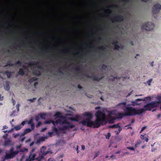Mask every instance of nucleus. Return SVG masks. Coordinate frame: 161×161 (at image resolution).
<instances>
[{"label":"nucleus","mask_w":161,"mask_h":161,"mask_svg":"<svg viewBox=\"0 0 161 161\" xmlns=\"http://www.w3.org/2000/svg\"><path fill=\"white\" fill-rule=\"evenodd\" d=\"M96 119L94 121H92V114L91 113L86 112L84 113V116L88 117L81 121L83 125H86L89 127H92L93 128H98L101 125L107 123L106 119V115L104 112L101 111H98L96 114Z\"/></svg>","instance_id":"1"},{"label":"nucleus","mask_w":161,"mask_h":161,"mask_svg":"<svg viewBox=\"0 0 161 161\" xmlns=\"http://www.w3.org/2000/svg\"><path fill=\"white\" fill-rule=\"evenodd\" d=\"M56 122L57 123V124H59L60 125H63L58 129L55 127H52V130L54 132L57 136L59 135L61 133L59 130L65 131L69 128H72L75 127L74 125L71 124L66 119L63 120L61 119H58L56 120Z\"/></svg>","instance_id":"2"},{"label":"nucleus","mask_w":161,"mask_h":161,"mask_svg":"<svg viewBox=\"0 0 161 161\" xmlns=\"http://www.w3.org/2000/svg\"><path fill=\"white\" fill-rule=\"evenodd\" d=\"M126 104L125 102H123L118 103L117 106H120L123 110L125 108V113L127 116H130L141 114L140 108L136 109L132 107H126Z\"/></svg>","instance_id":"3"},{"label":"nucleus","mask_w":161,"mask_h":161,"mask_svg":"<svg viewBox=\"0 0 161 161\" xmlns=\"http://www.w3.org/2000/svg\"><path fill=\"white\" fill-rule=\"evenodd\" d=\"M157 102L154 101L148 103L143 106V108H140L141 114L145 113L146 111H151L153 108L158 107L157 105Z\"/></svg>","instance_id":"4"},{"label":"nucleus","mask_w":161,"mask_h":161,"mask_svg":"<svg viewBox=\"0 0 161 161\" xmlns=\"http://www.w3.org/2000/svg\"><path fill=\"white\" fill-rule=\"evenodd\" d=\"M14 148L12 147L10 150L9 153H6L5 155L3 158V161L8 160L14 158L16 155L19 152H23V151L20 149L19 151H14Z\"/></svg>","instance_id":"5"},{"label":"nucleus","mask_w":161,"mask_h":161,"mask_svg":"<svg viewBox=\"0 0 161 161\" xmlns=\"http://www.w3.org/2000/svg\"><path fill=\"white\" fill-rule=\"evenodd\" d=\"M35 150V148H33L30 153L29 157L27 158L26 161H33L34 160L37 159V161H41V158L36 157V154L34 153Z\"/></svg>","instance_id":"6"},{"label":"nucleus","mask_w":161,"mask_h":161,"mask_svg":"<svg viewBox=\"0 0 161 161\" xmlns=\"http://www.w3.org/2000/svg\"><path fill=\"white\" fill-rule=\"evenodd\" d=\"M154 27V25L152 22H147L142 25L141 29L147 31H151L153 29Z\"/></svg>","instance_id":"7"},{"label":"nucleus","mask_w":161,"mask_h":161,"mask_svg":"<svg viewBox=\"0 0 161 161\" xmlns=\"http://www.w3.org/2000/svg\"><path fill=\"white\" fill-rule=\"evenodd\" d=\"M161 9V5L158 3H156L152 8V13L153 14H158Z\"/></svg>","instance_id":"8"},{"label":"nucleus","mask_w":161,"mask_h":161,"mask_svg":"<svg viewBox=\"0 0 161 161\" xmlns=\"http://www.w3.org/2000/svg\"><path fill=\"white\" fill-rule=\"evenodd\" d=\"M151 97H148L144 98V99H142L140 98H138L136 99L135 101H132L131 103H132L133 105H139L140 104L139 103H136V102L138 101H145L147 100H150Z\"/></svg>","instance_id":"9"},{"label":"nucleus","mask_w":161,"mask_h":161,"mask_svg":"<svg viewBox=\"0 0 161 161\" xmlns=\"http://www.w3.org/2000/svg\"><path fill=\"white\" fill-rule=\"evenodd\" d=\"M82 75L85 76L87 78H92V80H95L97 81H99L103 78L102 77L99 78L98 77L94 75L92 76H90L89 75L87 74H83Z\"/></svg>","instance_id":"10"},{"label":"nucleus","mask_w":161,"mask_h":161,"mask_svg":"<svg viewBox=\"0 0 161 161\" xmlns=\"http://www.w3.org/2000/svg\"><path fill=\"white\" fill-rule=\"evenodd\" d=\"M46 147L45 146H42L40 152L44 155H45L49 153H52L51 151L48 150L46 151Z\"/></svg>","instance_id":"11"},{"label":"nucleus","mask_w":161,"mask_h":161,"mask_svg":"<svg viewBox=\"0 0 161 161\" xmlns=\"http://www.w3.org/2000/svg\"><path fill=\"white\" fill-rule=\"evenodd\" d=\"M113 19L115 22H122L123 21L124 18L123 16L121 15H118L114 17Z\"/></svg>","instance_id":"12"},{"label":"nucleus","mask_w":161,"mask_h":161,"mask_svg":"<svg viewBox=\"0 0 161 161\" xmlns=\"http://www.w3.org/2000/svg\"><path fill=\"white\" fill-rule=\"evenodd\" d=\"M21 64V62L19 60H18L17 61H16L14 64L10 63V62H8L5 65L4 67H7L8 66H12L14 65H17L18 64H19V65H20Z\"/></svg>","instance_id":"13"},{"label":"nucleus","mask_w":161,"mask_h":161,"mask_svg":"<svg viewBox=\"0 0 161 161\" xmlns=\"http://www.w3.org/2000/svg\"><path fill=\"white\" fill-rule=\"evenodd\" d=\"M116 116L117 119H122L124 117L127 116L126 113H119Z\"/></svg>","instance_id":"14"},{"label":"nucleus","mask_w":161,"mask_h":161,"mask_svg":"<svg viewBox=\"0 0 161 161\" xmlns=\"http://www.w3.org/2000/svg\"><path fill=\"white\" fill-rule=\"evenodd\" d=\"M33 74L35 75L39 76L41 75V72L38 69H35L33 70Z\"/></svg>","instance_id":"15"},{"label":"nucleus","mask_w":161,"mask_h":161,"mask_svg":"<svg viewBox=\"0 0 161 161\" xmlns=\"http://www.w3.org/2000/svg\"><path fill=\"white\" fill-rule=\"evenodd\" d=\"M11 141L9 139H6L5 140L4 145L5 146H9L11 145Z\"/></svg>","instance_id":"16"},{"label":"nucleus","mask_w":161,"mask_h":161,"mask_svg":"<svg viewBox=\"0 0 161 161\" xmlns=\"http://www.w3.org/2000/svg\"><path fill=\"white\" fill-rule=\"evenodd\" d=\"M54 116L56 118H63V117L62 115V114L59 112H56L54 115Z\"/></svg>","instance_id":"17"},{"label":"nucleus","mask_w":161,"mask_h":161,"mask_svg":"<svg viewBox=\"0 0 161 161\" xmlns=\"http://www.w3.org/2000/svg\"><path fill=\"white\" fill-rule=\"evenodd\" d=\"M156 99L158 100V101H154L158 103L157 105L158 106L160 105V103H161V95L157 96L156 97Z\"/></svg>","instance_id":"18"},{"label":"nucleus","mask_w":161,"mask_h":161,"mask_svg":"<svg viewBox=\"0 0 161 161\" xmlns=\"http://www.w3.org/2000/svg\"><path fill=\"white\" fill-rule=\"evenodd\" d=\"M25 72L22 68H20L18 72V74L19 75L23 76L25 74Z\"/></svg>","instance_id":"19"},{"label":"nucleus","mask_w":161,"mask_h":161,"mask_svg":"<svg viewBox=\"0 0 161 161\" xmlns=\"http://www.w3.org/2000/svg\"><path fill=\"white\" fill-rule=\"evenodd\" d=\"M4 74L7 75L8 78H10L11 77V72H10L7 70L4 72Z\"/></svg>","instance_id":"20"},{"label":"nucleus","mask_w":161,"mask_h":161,"mask_svg":"<svg viewBox=\"0 0 161 161\" xmlns=\"http://www.w3.org/2000/svg\"><path fill=\"white\" fill-rule=\"evenodd\" d=\"M79 116L78 115H76L74 118H71V120L72 121L78 122L79 120Z\"/></svg>","instance_id":"21"},{"label":"nucleus","mask_w":161,"mask_h":161,"mask_svg":"<svg viewBox=\"0 0 161 161\" xmlns=\"http://www.w3.org/2000/svg\"><path fill=\"white\" fill-rule=\"evenodd\" d=\"M36 80H37V79L36 77H32L28 80V81L29 82L31 83V82H33V81H34Z\"/></svg>","instance_id":"22"},{"label":"nucleus","mask_w":161,"mask_h":161,"mask_svg":"<svg viewBox=\"0 0 161 161\" xmlns=\"http://www.w3.org/2000/svg\"><path fill=\"white\" fill-rule=\"evenodd\" d=\"M119 127V123H118L116 124H114L110 126H109V128H118Z\"/></svg>","instance_id":"23"},{"label":"nucleus","mask_w":161,"mask_h":161,"mask_svg":"<svg viewBox=\"0 0 161 161\" xmlns=\"http://www.w3.org/2000/svg\"><path fill=\"white\" fill-rule=\"evenodd\" d=\"M39 64V62L37 61L36 62V63H35L34 62H30L28 64L30 66H31V65H38Z\"/></svg>","instance_id":"24"},{"label":"nucleus","mask_w":161,"mask_h":161,"mask_svg":"<svg viewBox=\"0 0 161 161\" xmlns=\"http://www.w3.org/2000/svg\"><path fill=\"white\" fill-rule=\"evenodd\" d=\"M46 116V113H42L40 114V117L42 119H45Z\"/></svg>","instance_id":"25"},{"label":"nucleus","mask_w":161,"mask_h":161,"mask_svg":"<svg viewBox=\"0 0 161 161\" xmlns=\"http://www.w3.org/2000/svg\"><path fill=\"white\" fill-rule=\"evenodd\" d=\"M32 130V129H31L30 128H27L25 129L24 131V133L25 134H27L30 132Z\"/></svg>","instance_id":"26"},{"label":"nucleus","mask_w":161,"mask_h":161,"mask_svg":"<svg viewBox=\"0 0 161 161\" xmlns=\"http://www.w3.org/2000/svg\"><path fill=\"white\" fill-rule=\"evenodd\" d=\"M100 151H98L97 152H95L94 157L93 158V159H95L96 157H97L100 154Z\"/></svg>","instance_id":"27"},{"label":"nucleus","mask_w":161,"mask_h":161,"mask_svg":"<svg viewBox=\"0 0 161 161\" xmlns=\"http://www.w3.org/2000/svg\"><path fill=\"white\" fill-rule=\"evenodd\" d=\"M22 128V126L20 125L15 126L14 127V129L16 130H19Z\"/></svg>","instance_id":"28"},{"label":"nucleus","mask_w":161,"mask_h":161,"mask_svg":"<svg viewBox=\"0 0 161 161\" xmlns=\"http://www.w3.org/2000/svg\"><path fill=\"white\" fill-rule=\"evenodd\" d=\"M114 49L116 50H118L120 48L122 49L123 48V46H122L121 47H120V46L118 45V44L114 46Z\"/></svg>","instance_id":"29"},{"label":"nucleus","mask_w":161,"mask_h":161,"mask_svg":"<svg viewBox=\"0 0 161 161\" xmlns=\"http://www.w3.org/2000/svg\"><path fill=\"white\" fill-rule=\"evenodd\" d=\"M5 88L6 90L7 91L9 90L10 89V87L9 84L8 83L6 84L5 86Z\"/></svg>","instance_id":"30"},{"label":"nucleus","mask_w":161,"mask_h":161,"mask_svg":"<svg viewBox=\"0 0 161 161\" xmlns=\"http://www.w3.org/2000/svg\"><path fill=\"white\" fill-rule=\"evenodd\" d=\"M97 49L102 50H104L106 49V47L103 46H102L101 47H97Z\"/></svg>","instance_id":"31"},{"label":"nucleus","mask_w":161,"mask_h":161,"mask_svg":"<svg viewBox=\"0 0 161 161\" xmlns=\"http://www.w3.org/2000/svg\"><path fill=\"white\" fill-rule=\"evenodd\" d=\"M75 70L79 72H81L82 71L81 69L79 67H78L76 68L75 69Z\"/></svg>","instance_id":"32"},{"label":"nucleus","mask_w":161,"mask_h":161,"mask_svg":"<svg viewBox=\"0 0 161 161\" xmlns=\"http://www.w3.org/2000/svg\"><path fill=\"white\" fill-rule=\"evenodd\" d=\"M121 79V77H118L117 76L114 77L113 78H110L109 79V80H112V81H113L115 79Z\"/></svg>","instance_id":"33"},{"label":"nucleus","mask_w":161,"mask_h":161,"mask_svg":"<svg viewBox=\"0 0 161 161\" xmlns=\"http://www.w3.org/2000/svg\"><path fill=\"white\" fill-rule=\"evenodd\" d=\"M53 132H49L48 133V136H50V137H52V136H53V132H54L53 130Z\"/></svg>","instance_id":"34"},{"label":"nucleus","mask_w":161,"mask_h":161,"mask_svg":"<svg viewBox=\"0 0 161 161\" xmlns=\"http://www.w3.org/2000/svg\"><path fill=\"white\" fill-rule=\"evenodd\" d=\"M118 44V42L117 41H114L113 42V43H112V44L114 45V46H115V45H117Z\"/></svg>","instance_id":"35"},{"label":"nucleus","mask_w":161,"mask_h":161,"mask_svg":"<svg viewBox=\"0 0 161 161\" xmlns=\"http://www.w3.org/2000/svg\"><path fill=\"white\" fill-rule=\"evenodd\" d=\"M111 136V134L110 132H108V133L107 135L106 136V138L107 139H109V137Z\"/></svg>","instance_id":"36"},{"label":"nucleus","mask_w":161,"mask_h":161,"mask_svg":"<svg viewBox=\"0 0 161 161\" xmlns=\"http://www.w3.org/2000/svg\"><path fill=\"white\" fill-rule=\"evenodd\" d=\"M36 99V98L35 97V98H33V99H28L27 100L29 101H30L31 102H33L35 101Z\"/></svg>","instance_id":"37"},{"label":"nucleus","mask_w":161,"mask_h":161,"mask_svg":"<svg viewBox=\"0 0 161 161\" xmlns=\"http://www.w3.org/2000/svg\"><path fill=\"white\" fill-rule=\"evenodd\" d=\"M28 123L29 125H31V124H33V119H32V118H31L29 121L28 122Z\"/></svg>","instance_id":"38"},{"label":"nucleus","mask_w":161,"mask_h":161,"mask_svg":"<svg viewBox=\"0 0 161 161\" xmlns=\"http://www.w3.org/2000/svg\"><path fill=\"white\" fill-rule=\"evenodd\" d=\"M51 122H52V120H47L45 122V123L46 124H49L51 123Z\"/></svg>","instance_id":"39"},{"label":"nucleus","mask_w":161,"mask_h":161,"mask_svg":"<svg viewBox=\"0 0 161 161\" xmlns=\"http://www.w3.org/2000/svg\"><path fill=\"white\" fill-rule=\"evenodd\" d=\"M152 81V79H151L149 80L148 81H147V82L149 86L150 85V84L151 83Z\"/></svg>","instance_id":"40"},{"label":"nucleus","mask_w":161,"mask_h":161,"mask_svg":"<svg viewBox=\"0 0 161 161\" xmlns=\"http://www.w3.org/2000/svg\"><path fill=\"white\" fill-rule=\"evenodd\" d=\"M102 68L103 69H105L107 68V66L105 64H103L102 66Z\"/></svg>","instance_id":"41"},{"label":"nucleus","mask_w":161,"mask_h":161,"mask_svg":"<svg viewBox=\"0 0 161 161\" xmlns=\"http://www.w3.org/2000/svg\"><path fill=\"white\" fill-rule=\"evenodd\" d=\"M127 148L131 150H135V149L133 147H127Z\"/></svg>","instance_id":"42"},{"label":"nucleus","mask_w":161,"mask_h":161,"mask_svg":"<svg viewBox=\"0 0 161 161\" xmlns=\"http://www.w3.org/2000/svg\"><path fill=\"white\" fill-rule=\"evenodd\" d=\"M141 143H142L141 141H139V142H137L135 144V147H137V145H140Z\"/></svg>","instance_id":"43"},{"label":"nucleus","mask_w":161,"mask_h":161,"mask_svg":"<svg viewBox=\"0 0 161 161\" xmlns=\"http://www.w3.org/2000/svg\"><path fill=\"white\" fill-rule=\"evenodd\" d=\"M40 116H37L35 117V120L36 121H38L39 119Z\"/></svg>","instance_id":"44"},{"label":"nucleus","mask_w":161,"mask_h":161,"mask_svg":"<svg viewBox=\"0 0 161 161\" xmlns=\"http://www.w3.org/2000/svg\"><path fill=\"white\" fill-rule=\"evenodd\" d=\"M31 129H32V130H33L35 128V125L33 123V124L31 125Z\"/></svg>","instance_id":"45"},{"label":"nucleus","mask_w":161,"mask_h":161,"mask_svg":"<svg viewBox=\"0 0 161 161\" xmlns=\"http://www.w3.org/2000/svg\"><path fill=\"white\" fill-rule=\"evenodd\" d=\"M116 119L115 118H113L112 119L110 120L109 121V122L110 123H113L114 122V120Z\"/></svg>","instance_id":"46"},{"label":"nucleus","mask_w":161,"mask_h":161,"mask_svg":"<svg viewBox=\"0 0 161 161\" xmlns=\"http://www.w3.org/2000/svg\"><path fill=\"white\" fill-rule=\"evenodd\" d=\"M51 123H52L53 124V125L54 126V127H55V126L56 125V124L57 125V122H56V121H54L52 120V122H51Z\"/></svg>","instance_id":"47"},{"label":"nucleus","mask_w":161,"mask_h":161,"mask_svg":"<svg viewBox=\"0 0 161 161\" xmlns=\"http://www.w3.org/2000/svg\"><path fill=\"white\" fill-rule=\"evenodd\" d=\"M58 72L60 73L63 74V72L61 70V68H59L58 69Z\"/></svg>","instance_id":"48"},{"label":"nucleus","mask_w":161,"mask_h":161,"mask_svg":"<svg viewBox=\"0 0 161 161\" xmlns=\"http://www.w3.org/2000/svg\"><path fill=\"white\" fill-rule=\"evenodd\" d=\"M48 161H55V160L53 158H50L48 159Z\"/></svg>","instance_id":"49"},{"label":"nucleus","mask_w":161,"mask_h":161,"mask_svg":"<svg viewBox=\"0 0 161 161\" xmlns=\"http://www.w3.org/2000/svg\"><path fill=\"white\" fill-rule=\"evenodd\" d=\"M146 128V126H144L142 127V129L140 132V133H141Z\"/></svg>","instance_id":"50"},{"label":"nucleus","mask_w":161,"mask_h":161,"mask_svg":"<svg viewBox=\"0 0 161 161\" xmlns=\"http://www.w3.org/2000/svg\"><path fill=\"white\" fill-rule=\"evenodd\" d=\"M140 138L142 140H144L145 139L144 136L142 135H141Z\"/></svg>","instance_id":"51"},{"label":"nucleus","mask_w":161,"mask_h":161,"mask_svg":"<svg viewBox=\"0 0 161 161\" xmlns=\"http://www.w3.org/2000/svg\"><path fill=\"white\" fill-rule=\"evenodd\" d=\"M25 121H23L21 123V124H19L20 125H21V126H23L25 125Z\"/></svg>","instance_id":"52"},{"label":"nucleus","mask_w":161,"mask_h":161,"mask_svg":"<svg viewBox=\"0 0 161 161\" xmlns=\"http://www.w3.org/2000/svg\"><path fill=\"white\" fill-rule=\"evenodd\" d=\"M42 125V123L41 122H38L37 124L36 125V127H38V126H40Z\"/></svg>","instance_id":"53"},{"label":"nucleus","mask_w":161,"mask_h":161,"mask_svg":"<svg viewBox=\"0 0 161 161\" xmlns=\"http://www.w3.org/2000/svg\"><path fill=\"white\" fill-rule=\"evenodd\" d=\"M12 103L13 104V105H14L16 103L15 101L13 99V98H12Z\"/></svg>","instance_id":"54"},{"label":"nucleus","mask_w":161,"mask_h":161,"mask_svg":"<svg viewBox=\"0 0 161 161\" xmlns=\"http://www.w3.org/2000/svg\"><path fill=\"white\" fill-rule=\"evenodd\" d=\"M111 7H116V8H118V6L116 5H112L111 6Z\"/></svg>","instance_id":"55"},{"label":"nucleus","mask_w":161,"mask_h":161,"mask_svg":"<svg viewBox=\"0 0 161 161\" xmlns=\"http://www.w3.org/2000/svg\"><path fill=\"white\" fill-rule=\"evenodd\" d=\"M16 107L18 111H19V104L18 103L16 105Z\"/></svg>","instance_id":"56"},{"label":"nucleus","mask_w":161,"mask_h":161,"mask_svg":"<svg viewBox=\"0 0 161 161\" xmlns=\"http://www.w3.org/2000/svg\"><path fill=\"white\" fill-rule=\"evenodd\" d=\"M77 87H78V88L79 89H82V86L80 85V84H78V86H77Z\"/></svg>","instance_id":"57"},{"label":"nucleus","mask_w":161,"mask_h":161,"mask_svg":"<svg viewBox=\"0 0 161 161\" xmlns=\"http://www.w3.org/2000/svg\"><path fill=\"white\" fill-rule=\"evenodd\" d=\"M21 147V145H19V146H17L16 147V148H17V149H19V150L18 151H19L21 149H20V147Z\"/></svg>","instance_id":"58"},{"label":"nucleus","mask_w":161,"mask_h":161,"mask_svg":"<svg viewBox=\"0 0 161 161\" xmlns=\"http://www.w3.org/2000/svg\"><path fill=\"white\" fill-rule=\"evenodd\" d=\"M85 148V146L84 145H82L81 146V149L82 150H84Z\"/></svg>","instance_id":"59"},{"label":"nucleus","mask_w":161,"mask_h":161,"mask_svg":"<svg viewBox=\"0 0 161 161\" xmlns=\"http://www.w3.org/2000/svg\"><path fill=\"white\" fill-rule=\"evenodd\" d=\"M7 128H8V127H7V126L4 125L3 127V130H5V129H7Z\"/></svg>","instance_id":"60"},{"label":"nucleus","mask_w":161,"mask_h":161,"mask_svg":"<svg viewBox=\"0 0 161 161\" xmlns=\"http://www.w3.org/2000/svg\"><path fill=\"white\" fill-rule=\"evenodd\" d=\"M118 128H119V129H118L119 132H120V131H121L122 130V128L120 126H119V127H118Z\"/></svg>","instance_id":"61"},{"label":"nucleus","mask_w":161,"mask_h":161,"mask_svg":"<svg viewBox=\"0 0 161 161\" xmlns=\"http://www.w3.org/2000/svg\"><path fill=\"white\" fill-rule=\"evenodd\" d=\"M52 48H51V47H48V48H47L46 49V50H45V51H47L48 50H50V49H52Z\"/></svg>","instance_id":"62"},{"label":"nucleus","mask_w":161,"mask_h":161,"mask_svg":"<svg viewBox=\"0 0 161 161\" xmlns=\"http://www.w3.org/2000/svg\"><path fill=\"white\" fill-rule=\"evenodd\" d=\"M157 149V148H153L151 149V151L152 152H154L155 150Z\"/></svg>","instance_id":"63"},{"label":"nucleus","mask_w":161,"mask_h":161,"mask_svg":"<svg viewBox=\"0 0 161 161\" xmlns=\"http://www.w3.org/2000/svg\"><path fill=\"white\" fill-rule=\"evenodd\" d=\"M39 140H40V141H43L44 140V139L43 138H40Z\"/></svg>","instance_id":"64"}]
</instances>
